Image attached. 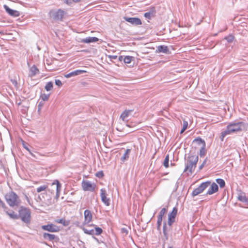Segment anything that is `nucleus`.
Here are the masks:
<instances>
[{
  "instance_id": "nucleus-1",
  "label": "nucleus",
  "mask_w": 248,
  "mask_h": 248,
  "mask_svg": "<svg viewBox=\"0 0 248 248\" xmlns=\"http://www.w3.org/2000/svg\"><path fill=\"white\" fill-rule=\"evenodd\" d=\"M248 127V124L244 122H237L236 121L229 123L226 129L221 132L220 140L222 141L228 135L237 134L242 131H246Z\"/></svg>"
},
{
  "instance_id": "nucleus-2",
  "label": "nucleus",
  "mask_w": 248,
  "mask_h": 248,
  "mask_svg": "<svg viewBox=\"0 0 248 248\" xmlns=\"http://www.w3.org/2000/svg\"><path fill=\"white\" fill-rule=\"evenodd\" d=\"M5 198L7 203L12 207L19 206L21 202L19 196L14 191H10L6 194Z\"/></svg>"
},
{
  "instance_id": "nucleus-3",
  "label": "nucleus",
  "mask_w": 248,
  "mask_h": 248,
  "mask_svg": "<svg viewBox=\"0 0 248 248\" xmlns=\"http://www.w3.org/2000/svg\"><path fill=\"white\" fill-rule=\"evenodd\" d=\"M198 161V155H193L189 156L186 162V163L184 171L186 172L188 170V175L192 174L195 170Z\"/></svg>"
},
{
  "instance_id": "nucleus-4",
  "label": "nucleus",
  "mask_w": 248,
  "mask_h": 248,
  "mask_svg": "<svg viewBox=\"0 0 248 248\" xmlns=\"http://www.w3.org/2000/svg\"><path fill=\"white\" fill-rule=\"evenodd\" d=\"M19 218L24 223L30 224L31 220V212L28 208L21 206L18 211Z\"/></svg>"
},
{
  "instance_id": "nucleus-5",
  "label": "nucleus",
  "mask_w": 248,
  "mask_h": 248,
  "mask_svg": "<svg viewBox=\"0 0 248 248\" xmlns=\"http://www.w3.org/2000/svg\"><path fill=\"white\" fill-rule=\"evenodd\" d=\"M88 226H93L94 227V229H89L85 227H81V228L85 234L92 235L93 238L96 241H98V239L93 236V235H99L101 234L103 232L102 229L101 228L97 227L96 225L93 224H89Z\"/></svg>"
},
{
  "instance_id": "nucleus-6",
  "label": "nucleus",
  "mask_w": 248,
  "mask_h": 248,
  "mask_svg": "<svg viewBox=\"0 0 248 248\" xmlns=\"http://www.w3.org/2000/svg\"><path fill=\"white\" fill-rule=\"evenodd\" d=\"M211 182L206 181L202 183L198 187L194 189L192 192V196L194 197L202 193L210 185Z\"/></svg>"
},
{
  "instance_id": "nucleus-7",
  "label": "nucleus",
  "mask_w": 248,
  "mask_h": 248,
  "mask_svg": "<svg viewBox=\"0 0 248 248\" xmlns=\"http://www.w3.org/2000/svg\"><path fill=\"white\" fill-rule=\"evenodd\" d=\"M64 14V11L61 9H59L57 11L51 10L49 12L50 16L55 20H62Z\"/></svg>"
},
{
  "instance_id": "nucleus-8",
  "label": "nucleus",
  "mask_w": 248,
  "mask_h": 248,
  "mask_svg": "<svg viewBox=\"0 0 248 248\" xmlns=\"http://www.w3.org/2000/svg\"><path fill=\"white\" fill-rule=\"evenodd\" d=\"M96 184L94 183H91L89 181H83L82 182V187L84 191H89L93 192L94 191L96 187Z\"/></svg>"
},
{
  "instance_id": "nucleus-9",
  "label": "nucleus",
  "mask_w": 248,
  "mask_h": 248,
  "mask_svg": "<svg viewBox=\"0 0 248 248\" xmlns=\"http://www.w3.org/2000/svg\"><path fill=\"white\" fill-rule=\"evenodd\" d=\"M177 211V208L176 207H173L172 211L168 215V224L169 226H171L172 224L175 222Z\"/></svg>"
},
{
  "instance_id": "nucleus-10",
  "label": "nucleus",
  "mask_w": 248,
  "mask_h": 248,
  "mask_svg": "<svg viewBox=\"0 0 248 248\" xmlns=\"http://www.w3.org/2000/svg\"><path fill=\"white\" fill-rule=\"evenodd\" d=\"M194 141H198L199 144H202V146L200 150V155L201 157L204 156L206 154V144L205 141L202 140L200 137H198L194 139Z\"/></svg>"
},
{
  "instance_id": "nucleus-11",
  "label": "nucleus",
  "mask_w": 248,
  "mask_h": 248,
  "mask_svg": "<svg viewBox=\"0 0 248 248\" xmlns=\"http://www.w3.org/2000/svg\"><path fill=\"white\" fill-rule=\"evenodd\" d=\"M42 229L43 230L47 231L49 232H58L60 231L59 227L53 224H48L47 225H43Z\"/></svg>"
},
{
  "instance_id": "nucleus-12",
  "label": "nucleus",
  "mask_w": 248,
  "mask_h": 248,
  "mask_svg": "<svg viewBox=\"0 0 248 248\" xmlns=\"http://www.w3.org/2000/svg\"><path fill=\"white\" fill-rule=\"evenodd\" d=\"M107 193L106 190L105 188H101L100 189V197L102 202L106 206H109L110 205V199L107 197Z\"/></svg>"
},
{
  "instance_id": "nucleus-13",
  "label": "nucleus",
  "mask_w": 248,
  "mask_h": 248,
  "mask_svg": "<svg viewBox=\"0 0 248 248\" xmlns=\"http://www.w3.org/2000/svg\"><path fill=\"white\" fill-rule=\"evenodd\" d=\"M124 19L132 25L137 26L142 24L141 20L138 17H128L125 16Z\"/></svg>"
},
{
  "instance_id": "nucleus-14",
  "label": "nucleus",
  "mask_w": 248,
  "mask_h": 248,
  "mask_svg": "<svg viewBox=\"0 0 248 248\" xmlns=\"http://www.w3.org/2000/svg\"><path fill=\"white\" fill-rule=\"evenodd\" d=\"M4 8L6 12L11 16L18 17L20 16V13L17 10H13L10 8L7 5H4Z\"/></svg>"
},
{
  "instance_id": "nucleus-15",
  "label": "nucleus",
  "mask_w": 248,
  "mask_h": 248,
  "mask_svg": "<svg viewBox=\"0 0 248 248\" xmlns=\"http://www.w3.org/2000/svg\"><path fill=\"white\" fill-rule=\"evenodd\" d=\"M84 221L83 224L85 225L88 224L92 221L93 218V215L91 212L89 210H86L84 212Z\"/></svg>"
},
{
  "instance_id": "nucleus-16",
  "label": "nucleus",
  "mask_w": 248,
  "mask_h": 248,
  "mask_svg": "<svg viewBox=\"0 0 248 248\" xmlns=\"http://www.w3.org/2000/svg\"><path fill=\"white\" fill-rule=\"evenodd\" d=\"M44 195L47 196V194L46 193H43L41 195H38V197L36 199V201L37 202H42L45 203H49L50 202L51 198H49L47 199H46L44 198Z\"/></svg>"
},
{
  "instance_id": "nucleus-17",
  "label": "nucleus",
  "mask_w": 248,
  "mask_h": 248,
  "mask_svg": "<svg viewBox=\"0 0 248 248\" xmlns=\"http://www.w3.org/2000/svg\"><path fill=\"white\" fill-rule=\"evenodd\" d=\"M40 73L39 70L37 68L35 65H33L30 68L29 71V77L30 78L34 77L36 75Z\"/></svg>"
},
{
  "instance_id": "nucleus-18",
  "label": "nucleus",
  "mask_w": 248,
  "mask_h": 248,
  "mask_svg": "<svg viewBox=\"0 0 248 248\" xmlns=\"http://www.w3.org/2000/svg\"><path fill=\"white\" fill-rule=\"evenodd\" d=\"M86 71L83 70H76L75 71H72L66 75H65V77L66 78H69L72 77L76 76L77 75H79L82 74L83 73H86Z\"/></svg>"
},
{
  "instance_id": "nucleus-19",
  "label": "nucleus",
  "mask_w": 248,
  "mask_h": 248,
  "mask_svg": "<svg viewBox=\"0 0 248 248\" xmlns=\"http://www.w3.org/2000/svg\"><path fill=\"white\" fill-rule=\"evenodd\" d=\"M218 190V187L217 185L215 183H213L211 185V187L208 189L207 192V194L212 195L213 193L217 192Z\"/></svg>"
},
{
  "instance_id": "nucleus-20",
  "label": "nucleus",
  "mask_w": 248,
  "mask_h": 248,
  "mask_svg": "<svg viewBox=\"0 0 248 248\" xmlns=\"http://www.w3.org/2000/svg\"><path fill=\"white\" fill-rule=\"evenodd\" d=\"M98 38L96 37H88L82 39L80 42L83 43H90L92 42H96L98 41Z\"/></svg>"
},
{
  "instance_id": "nucleus-21",
  "label": "nucleus",
  "mask_w": 248,
  "mask_h": 248,
  "mask_svg": "<svg viewBox=\"0 0 248 248\" xmlns=\"http://www.w3.org/2000/svg\"><path fill=\"white\" fill-rule=\"evenodd\" d=\"M156 51L158 52H163L167 54L170 53V51L168 46L164 45L158 46L157 48Z\"/></svg>"
},
{
  "instance_id": "nucleus-22",
  "label": "nucleus",
  "mask_w": 248,
  "mask_h": 248,
  "mask_svg": "<svg viewBox=\"0 0 248 248\" xmlns=\"http://www.w3.org/2000/svg\"><path fill=\"white\" fill-rule=\"evenodd\" d=\"M56 185V197L57 199H58L59 197L60 196V193L62 187L61 184L59 182V181L57 180H55L53 183L52 185Z\"/></svg>"
},
{
  "instance_id": "nucleus-23",
  "label": "nucleus",
  "mask_w": 248,
  "mask_h": 248,
  "mask_svg": "<svg viewBox=\"0 0 248 248\" xmlns=\"http://www.w3.org/2000/svg\"><path fill=\"white\" fill-rule=\"evenodd\" d=\"M43 237L45 239H46L49 241H53L57 238V237L55 234L47 232H44L43 233Z\"/></svg>"
},
{
  "instance_id": "nucleus-24",
  "label": "nucleus",
  "mask_w": 248,
  "mask_h": 248,
  "mask_svg": "<svg viewBox=\"0 0 248 248\" xmlns=\"http://www.w3.org/2000/svg\"><path fill=\"white\" fill-rule=\"evenodd\" d=\"M133 111V110L131 109H126L123 111V112L121 114L120 118L123 121H125L127 120V117L130 115V114Z\"/></svg>"
},
{
  "instance_id": "nucleus-25",
  "label": "nucleus",
  "mask_w": 248,
  "mask_h": 248,
  "mask_svg": "<svg viewBox=\"0 0 248 248\" xmlns=\"http://www.w3.org/2000/svg\"><path fill=\"white\" fill-rule=\"evenodd\" d=\"M5 212L10 217L13 219H17L19 218V216L16 214L14 211L11 210L10 212L8 211V210H6Z\"/></svg>"
},
{
  "instance_id": "nucleus-26",
  "label": "nucleus",
  "mask_w": 248,
  "mask_h": 248,
  "mask_svg": "<svg viewBox=\"0 0 248 248\" xmlns=\"http://www.w3.org/2000/svg\"><path fill=\"white\" fill-rule=\"evenodd\" d=\"M237 199L239 201L243 202H248V199L246 197L245 193H240L238 195Z\"/></svg>"
},
{
  "instance_id": "nucleus-27",
  "label": "nucleus",
  "mask_w": 248,
  "mask_h": 248,
  "mask_svg": "<svg viewBox=\"0 0 248 248\" xmlns=\"http://www.w3.org/2000/svg\"><path fill=\"white\" fill-rule=\"evenodd\" d=\"M131 152V149H127L123 155V156L121 157V160L122 161H124L125 160H127L129 158V155Z\"/></svg>"
},
{
  "instance_id": "nucleus-28",
  "label": "nucleus",
  "mask_w": 248,
  "mask_h": 248,
  "mask_svg": "<svg viewBox=\"0 0 248 248\" xmlns=\"http://www.w3.org/2000/svg\"><path fill=\"white\" fill-rule=\"evenodd\" d=\"M163 232L164 237L166 238V239H168V233L167 229V224L166 222H164L163 223Z\"/></svg>"
},
{
  "instance_id": "nucleus-29",
  "label": "nucleus",
  "mask_w": 248,
  "mask_h": 248,
  "mask_svg": "<svg viewBox=\"0 0 248 248\" xmlns=\"http://www.w3.org/2000/svg\"><path fill=\"white\" fill-rule=\"evenodd\" d=\"M56 222L58 223L62 224L64 226H66L69 224V221H66L64 218L57 219L56 220Z\"/></svg>"
},
{
  "instance_id": "nucleus-30",
  "label": "nucleus",
  "mask_w": 248,
  "mask_h": 248,
  "mask_svg": "<svg viewBox=\"0 0 248 248\" xmlns=\"http://www.w3.org/2000/svg\"><path fill=\"white\" fill-rule=\"evenodd\" d=\"M217 183L219 185L221 188H223L225 186V182L224 180L221 178L216 179Z\"/></svg>"
},
{
  "instance_id": "nucleus-31",
  "label": "nucleus",
  "mask_w": 248,
  "mask_h": 248,
  "mask_svg": "<svg viewBox=\"0 0 248 248\" xmlns=\"http://www.w3.org/2000/svg\"><path fill=\"white\" fill-rule=\"evenodd\" d=\"M134 59V57L130 56H126L124 58V62L125 63H130L131 61Z\"/></svg>"
},
{
  "instance_id": "nucleus-32",
  "label": "nucleus",
  "mask_w": 248,
  "mask_h": 248,
  "mask_svg": "<svg viewBox=\"0 0 248 248\" xmlns=\"http://www.w3.org/2000/svg\"><path fill=\"white\" fill-rule=\"evenodd\" d=\"M22 145H23V147L27 150L28 151L29 153L30 154V155L33 156V157H35V155H34L31 152V151L30 150V149L29 148L28 145H27L26 143L23 140H22Z\"/></svg>"
},
{
  "instance_id": "nucleus-33",
  "label": "nucleus",
  "mask_w": 248,
  "mask_h": 248,
  "mask_svg": "<svg viewBox=\"0 0 248 248\" xmlns=\"http://www.w3.org/2000/svg\"><path fill=\"white\" fill-rule=\"evenodd\" d=\"M47 187V186L45 185L41 186L36 188V191L38 193H40L42 191H45Z\"/></svg>"
},
{
  "instance_id": "nucleus-34",
  "label": "nucleus",
  "mask_w": 248,
  "mask_h": 248,
  "mask_svg": "<svg viewBox=\"0 0 248 248\" xmlns=\"http://www.w3.org/2000/svg\"><path fill=\"white\" fill-rule=\"evenodd\" d=\"M53 88V83L51 81L47 82L45 86V89L47 91H50Z\"/></svg>"
},
{
  "instance_id": "nucleus-35",
  "label": "nucleus",
  "mask_w": 248,
  "mask_h": 248,
  "mask_svg": "<svg viewBox=\"0 0 248 248\" xmlns=\"http://www.w3.org/2000/svg\"><path fill=\"white\" fill-rule=\"evenodd\" d=\"M234 37L232 34H229V35L225 37V39L227 40L228 43H232L233 41Z\"/></svg>"
},
{
  "instance_id": "nucleus-36",
  "label": "nucleus",
  "mask_w": 248,
  "mask_h": 248,
  "mask_svg": "<svg viewBox=\"0 0 248 248\" xmlns=\"http://www.w3.org/2000/svg\"><path fill=\"white\" fill-rule=\"evenodd\" d=\"M169 155H167L165 158L163 162V165L165 168H168L169 167Z\"/></svg>"
},
{
  "instance_id": "nucleus-37",
  "label": "nucleus",
  "mask_w": 248,
  "mask_h": 248,
  "mask_svg": "<svg viewBox=\"0 0 248 248\" xmlns=\"http://www.w3.org/2000/svg\"><path fill=\"white\" fill-rule=\"evenodd\" d=\"M166 212L167 209L165 208H163L160 211L157 217L162 218L163 216L164 215Z\"/></svg>"
},
{
  "instance_id": "nucleus-38",
  "label": "nucleus",
  "mask_w": 248,
  "mask_h": 248,
  "mask_svg": "<svg viewBox=\"0 0 248 248\" xmlns=\"http://www.w3.org/2000/svg\"><path fill=\"white\" fill-rule=\"evenodd\" d=\"M41 98L43 101H47L49 97V94L43 93L41 95Z\"/></svg>"
},
{
  "instance_id": "nucleus-39",
  "label": "nucleus",
  "mask_w": 248,
  "mask_h": 248,
  "mask_svg": "<svg viewBox=\"0 0 248 248\" xmlns=\"http://www.w3.org/2000/svg\"><path fill=\"white\" fill-rule=\"evenodd\" d=\"M95 176L98 178H102L104 176V173L103 171H99L96 173Z\"/></svg>"
},
{
  "instance_id": "nucleus-40",
  "label": "nucleus",
  "mask_w": 248,
  "mask_h": 248,
  "mask_svg": "<svg viewBox=\"0 0 248 248\" xmlns=\"http://www.w3.org/2000/svg\"><path fill=\"white\" fill-rule=\"evenodd\" d=\"M64 3L68 5H70L72 3V0H62Z\"/></svg>"
},
{
  "instance_id": "nucleus-41",
  "label": "nucleus",
  "mask_w": 248,
  "mask_h": 248,
  "mask_svg": "<svg viewBox=\"0 0 248 248\" xmlns=\"http://www.w3.org/2000/svg\"><path fill=\"white\" fill-rule=\"evenodd\" d=\"M55 82V84L59 87H61L62 86V83L60 79H56Z\"/></svg>"
},
{
  "instance_id": "nucleus-42",
  "label": "nucleus",
  "mask_w": 248,
  "mask_h": 248,
  "mask_svg": "<svg viewBox=\"0 0 248 248\" xmlns=\"http://www.w3.org/2000/svg\"><path fill=\"white\" fill-rule=\"evenodd\" d=\"M151 15H152V13L151 12H146L144 14V16L146 17V18H147L148 19H150L151 18Z\"/></svg>"
},
{
  "instance_id": "nucleus-43",
  "label": "nucleus",
  "mask_w": 248,
  "mask_h": 248,
  "mask_svg": "<svg viewBox=\"0 0 248 248\" xmlns=\"http://www.w3.org/2000/svg\"><path fill=\"white\" fill-rule=\"evenodd\" d=\"M206 160H207V158H206L204 159V160L203 161L202 164L200 166V167H199L200 170H202L203 168V167L204 166V165H205V164L206 163Z\"/></svg>"
},
{
  "instance_id": "nucleus-44",
  "label": "nucleus",
  "mask_w": 248,
  "mask_h": 248,
  "mask_svg": "<svg viewBox=\"0 0 248 248\" xmlns=\"http://www.w3.org/2000/svg\"><path fill=\"white\" fill-rule=\"evenodd\" d=\"M162 221V218L157 217V225L161 226Z\"/></svg>"
},
{
  "instance_id": "nucleus-45",
  "label": "nucleus",
  "mask_w": 248,
  "mask_h": 248,
  "mask_svg": "<svg viewBox=\"0 0 248 248\" xmlns=\"http://www.w3.org/2000/svg\"><path fill=\"white\" fill-rule=\"evenodd\" d=\"M121 232H122V233H124L125 234H127L128 232V230H127V229L124 228H122Z\"/></svg>"
},
{
  "instance_id": "nucleus-46",
  "label": "nucleus",
  "mask_w": 248,
  "mask_h": 248,
  "mask_svg": "<svg viewBox=\"0 0 248 248\" xmlns=\"http://www.w3.org/2000/svg\"><path fill=\"white\" fill-rule=\"evenodd\" d=\"M187 126H188V122L185 120L183 121V127L186 129L187 127Z\"/></svg>"
},
{
  "instance_id": "nucleus-47",
  "label": "nucleus",
  "mask_w": 248,
  "mask_h": 248,
  "mask_svg": "<svg viewBox=\"0 0 248 248\" xmlns=\"http://www.w3.org/2000/svg\"><path fill=\"white\" fill-rule=\"evenodd\" d=\"M108 57L111 59L115 60L117 58V56L116 55H109Z\"/></svg>"
},
{
  "instance_id": "nucleus-48",
  "label": "nucleus",
  "mask_w": 248,
  "mask_h": 248,
  "mask_svg": "<svg viewBox=\"0 0 248 248\" xmlns=\"http://www.w3.org/2000/svg\"><path fill=\"white\" fill-rule=\"evenodd\" d=\"M42 104H41V103H40L39 104H38V111H40L42 108Z\"/></svg>"
},
{
  "instance_id": "nucleus-49",
  "label": "nucleus",
  "mask_w": 248,
  "mask_h": 248,
  "mask_svg": "<svg viewBox=\"0 0 248 248\" xmlns=\"http://www.w3.org/2000/svg\"><path fill=\"white\" fill-rule=\"evenodd\" d=\"M186 130V128L183 127L182 129H181V130L180 131V133L182 134Z\"/></svg>"
},
{
  "instance_id": "nucleus-50",
  "label": "nucleus",
  "mask_w": 248,
  "mask_h": 248,
  "mask_svg": "<svg viewBox=\"0 0 248 248\" xmlns=\"http://www.w3.org/2000/svg\"><path fill=\"white\" fill-rule=\"evenodd\" d=\"M186 130V128L183 127L182 129H181V130L180 131V133L182 134Z\"/></svg>"
},
{
  "instance_id": "nucleus-51",
  "label": "nucleus",
  "mask_w": 248,
  "mask_h": 248,
  "mask_svg": "<svg viewBox=\"0 0 248 248\" xmlns=\"http://www.w3.org/2000/svg\"><path fill=\"white\" fill-rule=\"evenodd\" d=\"M123 60H124L123 56H120L119 57V60L120 61H122Z\"/></svg>"
},
{
  "instance_id": "nucleus-52",
  "label": "nucleus",
  "mask_w": 248,
  "mask_h": 248,
  "mask_svg": "<svg viewBox=\"0 0 248 248\" xmlns=\"http://www.w3.org/2000/svg\"><path fill=\"white\" fill-rule=\"evenodd\" d=\"M157 230L160 231L161 230V226L157 225Z\"/></svg>"
},
{
  "instance_id": "nucleus-53",
  "label": "nucleus",
  "mask_w": 248,
  "mask_h": 248,
  "mask_svg": "<svg viewBox=\"0 0 248 248\" xmlns=\"http://www.w3.org/2000/svg\"><path fill=\"white\" fill-rule=\"evenodd\" d=\"M44 198H45L46 199H48V198H50V197H49V196H48V195H47V196H46V195H44Z\"/></svg>"
},
{
  "instance_id": "nucleus-54",
  "label": "nucleus",
  "mask_w": 248,
  "mask_h": 248,
  "mask_svg": "<svg viewBox=\"0 0 248 248\" xmlns=\"http://www.w3.org/2000/svg\"><path fill=\"white\" fill-rule=\"evenodd\" d=\"M25 197H26V199H27V201L29 203L30 202V201H29V199L27 195H25Z\"/></svg>"
},
{
  "instance_id": "nucleus-55",
  "label": "nucleus",
  "mask_w": 248,
  "mask_h": 248,
  "mask_svg": "<svg viewBox=\"0 0 248 248\" xmlns=\"http://www.w3.org/2000/svg\"><path fill=\"white\" fill-rule=\"evenodd\" d=\"M73 2H78V1H79L80 0H72Z\"/></svg>"
},
{
  "instance_id": "nucleus-56",
  "label": "nucleus",
  "mask_w": 248,
  "mask_h": 248,
  "mask_svg": "<svg viewBox=\"0 0 248 248\" xmlns=\"http://www.w3.org/2000/svg\"><path fill=\"white\" fill-rule=\"evenodd\" d=\"M127 126H129V127H131V126L130 125H129V124H127Z\"/></svg>"
},
{
  "instance_id": "nucleus-57",
  "label": "nucleus",
  "mask_w": 248,
  "mask_h": 248,
  "mask_svg": "<svg viewBox=\"0 0 248 248\" xmlns=\"http://www.w3.org/2000/svg\"><path fill=\"white\" fill-rule=\"evenodd\" d=\"M170 165H171V166H172V165H174V164H172V163H171Z\"/></svg>"
},
{
  "instance_id": "nucleus-58",
  "label": "nucleus",
  "mask_w": 248,
  "mask_h": 248,
  "mask_svg": "<svg viewBox=\"0 0 248 248\" xmlns=\"http://www.w3.org/2000/svg\"><path fill=\"white\" fill-rule=\"evenodd\" d=\"M1 32L0 31V34H1Z\"/></svg>"
}]
</instances>
